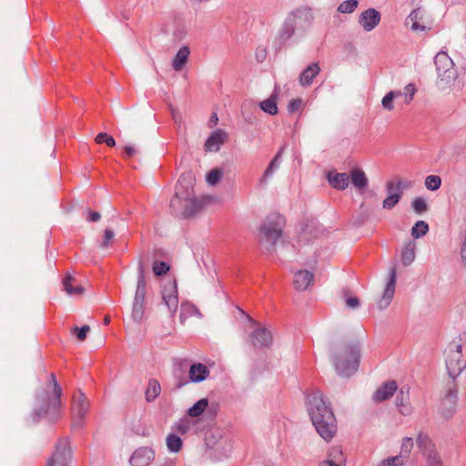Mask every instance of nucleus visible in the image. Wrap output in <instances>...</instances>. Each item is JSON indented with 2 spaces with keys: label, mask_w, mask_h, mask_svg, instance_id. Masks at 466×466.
I'll use <instances>...</instances> for the list:
<instances>
[{
  "label": "nucleus",
  "mask_w": 466,
  "mask_h": 466,
  "mask_svg": "<svg viewBox=\"0 0 466 466\" xmlns=\"http://www.w3.org/2000/svg\"><path fill=\"white\" fill-rule=\"evenodd\" d=\"M307 409L318 433L325 440H331L337 431V420L320 390L307 395Z\"/></svg>",
  "instance_id": "nucleus-1"
},
{
  "label": "nucleus",
  "mask_w": 466,
  "mask_h": 466,
  "mask_svg": "<svg viewBox=\"0 0 466 466\" xmlns=\"http://www.w3.org/2000/svg\"><path fill=\"white\" fill-rule=\"evenodd\" d=\"M332 363L340 377L349 378L354 374L360 365V346L357 340L331 348Z\"/></svg>",
  "instance_id": "nucleus-2"
},
{
  "label": "nucleus",
  "mask_w": 466,
  "mask_h": 466,
  "mask_svg": "<svg viewBox=\"0 0 466 466\" xmlns=\"http://www.w3.org/2000/svg\"><path fill=\"white\" fill-rule=\"evenodd\" d=\"M61 396L51 393L47 389H42L35 395V405L32 411V420L37 422L47 420L54 422L59 418Z\"/></svg>",
  "instance_id": "nucleus-3"
},
{
  "label": "nucleus",
  "mask_w": 466,
  "mask_h": 466,
  "mask_svg": "<svg viewBox=\"0 0 466 466\" xmlns=\"http://www.w3.org/2000/svg\"><path fill=\"white\" fill-rule=\"evenodd\" d=\"M434 64L437 71V85L440 89H446L457 78V70L454 66L452 59L447 53L439 52L434 57Z\"/></svg>",
  "instance_id": "nucleus-4"
},
{
  "label": "nucleus",
  "mask_w": 466,
  "mask_h": 466,
  "mask_svg": "<svg viewBox=\"0 0 466 466\" xmlns=\"http://www.w3.org/2000/svg\"><path fill=\"white\" fill-rule=\"evenodd\" d=\"M284 226V217L278 213L270 214L259 228L262 239L270 246H274L276 240L281 236Z\"/></svg>",
  "instance_id": "nucleus-5"
},
{
  "label": "nucleus",
  "mask_w": 466,
  "mask_h": 466,
  "mask_svg": "<svg viewBox=\"0 0 466 466\" xmlns=\"http://www.w3.org/2000/svg\"><path fill=\"white\" fill-rule=\"evenodd\" d=\"M312 15L308 8H298L289 13L285 18L294 35L302 36L312 23Z\"/></svg>",
  "instance_id": "nucleus-6"
},
{
  "label": "nucleus",
  "mask_w": 466,
  "mask_h": 466,
  "mask_svg": "<svg viewBox=\"0 0 466 466\" xmlns=\"http://www.w3.org/2000/svg\"><path fill=\"white\" fill-rule=\"evenodd\" d=\"M466 367V360L462 354V346L450 345L446 350V368L451 378H457Z\"/></svg>",
  "instance_id": "nucleus-7"
},
{
  "label": "nucleus",
  "mask_w": 466,
  "mask_h": 466,
  "mask_svg": "<svg viewBox=\"0 0 466 466\" xmlns=\"http://www.w3.org/2000/svg\"><path fill=\"white\" fill-rule=\"evenodd\" d=\"M190 195V179L185 175L181 176L176 186V192L170 200V208L177 217L182 218L183 206Z\"/></svg>",
  "instance_id": "nucleus-8"
},
{
  "label": "nucleus",
  "mask_w": 466,
  "mask_h": 466,
  "mask_svg": "<svg viewBox=\"0 0 466 466\" xmlns=\"http://www.w3.org/2000/svg\"><path fill=\"white\" fill-rule=\"evenodd\" d=\"M89 410V400L86 395L78 390L73 397L72 417L74 429L81 428L84 425V420Z\"/></svg>",
  "instance_id": "nucleus-9"
},
{
  "label": "nucleus",
  "mask_w": 466,
  "mask_h": 466,
  "mask_svg": "<svg viewBox=\"0 0 466 466\" xmlns=\"http://www.w3.org/2000/svg\"><path fill=\"white\" fill-rule=\"evenodd\" d=\"M71 459V450L67 438L60 439L52 456L48 459L46 466H68Z\"/></svg>",
  "instance_id": "nucleus-10"
},
{
  "label": "nucleus",
  "mask_w": 466,
  "mask_h": 466,
  "mask_svg": "<svg viewBox=\"0 0 466 466\" xmlns=\"http://www.w3.org/2000/svg\"><path fill=\"white\" fill-rule=\"evenodd\" d=\"M162 300L168 309L171 315H174L178 306L177 288L175 279L168 281L162 290Z\"/></svg>",
  "instance_id": "nucleus-11"
},
{
  "label": "nucleus",
  "mask_w": 466,
  "mask_h": 466,
  "mask_svg": "<svg viewBox=\"0 0 466 466\" xmlns=\"http://www.w3.org/2000/svg\"><path fill=\"white\" fill-rule=\"evenodd\" d=\"M155 459V451L149 447L137 449L130 457L129 462L132 466H149Z\"/></svg>",
  "instance_id": "nucleus-12"
},
{
  "label": "nucleus",
  "mask_w": 466,
  "mask_h": 466,
  "mask_svg": "<svg viewBox=\"0 0 466 466\" xmlns=\"http://www.w3.org/2000/svg\"><path fill=\"white\" fill-rule=\"evenodd\" d=\"M396 279H397L396 268H392L390 270V278H389L388 283L385 287L384 292H383L381 298L378 301V308L380 310L388 308V306L390 305V303L394 296L395 288H396Z\"/></svg>",
  "instance_id": "nucleus-13"
},
{
  "label": "nucleus",
  "mask_w": 466,
  "mask_h": 466,
  "mask_svg": "<svg viewBox=\"0 0 466 466\" xmlns=\"http://www.w3.org/2000/svg\"><path fill=\"white\" fill-rule=\"evenodd\" d=\"M380 18L379 11L375 8H369L360 15L359 23L365 31L370 32L380 24Z\"/></svg>",
  "instance_id": "nucleus-14"
},
{
  "label": "nucleus",
  "mask_w": 466,
  "mask_h": 466,
  "mask_svg": "<svg viewBox=\"0 0 466 466\" xmlns=\"http://www.w3.org/2000/svg\"><path fill=\"white\" fill-rule=\"evenodd\" d=\"M204 204V199H198L195 197L193 185L190 182V195L189 198H187V200L185 201V204L183 206L184 208L182 212V218H187L194 216L202 208Z\"/></svg>",
  "instance_id": "nucleus-15"
},
{
  "label": "nucleus",
  "mask_w": 466,
  "mask_h": 466,
  "mask_svg": "<svg viewBox=\"0 0 466 466\" xmlns=\"http://www.w3.org/2000/svg\"><path fill=\"white\" fill-rule=\"evenodd\" d=\"M249 340L255 348H268L272 343V334L265 328H258L249 335Z\"/></svg>",
  "instance_id": "nucleus-16"
},
{
  "label": "nucleus",
  "mask_w": 466,
  "mask_h": 466,
  "mask_svg": "<svg viewBox=\"0 0 466 466\" xmlns=\"http://www.w3.org/2000/svg\"><path fill=\"white\" fill-rule=\"evenodd\" d=\"M458 400V390L455 386L447 390L445 396L441 400V411L445 417H451L456 407Z\"/></svg>",
  "instance_id": "nucleus-17"
},
{
  "label": "nucleus",
  "mask_w": 466,
  "mask_h": 466,
  "mask_svg": "<svg viewBox=\"0 0 466 466\" xmlns=\"http://www.w3.org/2000/svg\"><path fill=\"white\" fill-rule=\"evenodd\" d=\"M228 137L226 131L222 129H217L211 133L205 142L204 148L208 152H217L220 149V147L225 143Z\"/></svg>",
  "instance_id": "nucleus-18"
},
{
  "label": "nucleus",
  "mask_w": 466,
  "mask_h": 466,
  "mask_svg": "<svg viewBox=\"0 0 466 466\" xmlns=\"http://www.w3.org/2000/svg\"><path fill=\"white\" fill-rule=\"evenodd\" d=\"M388 197L382 201V207L385 209H392L400 200L401 192L395 191V181L390 180L386 184Z\"/></svg>",
  "instance_id": "nucleus-19"
},
{
  "label": "nucleus",
  "mask_w": 466,
  "mask_h": 466,
  "mask_svg": "<svg viewBox=\"0 0 466 466\" xmlns=\"http://www.w3.org/2000/svg\"><path fill=\"white\" fill-rule=\"evenodd\" d=\"M314 274L309 270H298L294 274L293 286L295 289L302 291L313 282Z\"/></svg>",
  "instance_id": "nucleus-20"
},
{
  "label": "nucleus",
  "mask_w": 466,
  "mask_h": 466,
  "mask_svg": "<svg viewBox=\"0 0 466 466\" xmlns=\"http://www.w3.org/2000/svg\"><path fill=\"white\" fill-rule=\"evenodd\" d=\"M406 24L415 32H424L430 29L423 22V12L418 8L414 9L406 19Z\"/></svg>",
  "instance_id": "nucleus-21"
},
{
  "label": "nucleus",
  "mask_w": 466,
  "mask_h": 466,
  "mask_svg": "<svg viewBox=\"0 0 466 466\" xmlns=\"http://www.w3.org/2000/svg\"><path fill=\"white\" fill-rule=\"evenodd\" d=\"M146 288L145 269L143 262L140 260L137 268V282L134 300L146 302Z\"/></svg>",
  "instance_id": "nucleus-22"
},
{
  "label": "nucleus",
  "mask_w": 466,
  "mask_h": 466,
  "mask_svg": "<svg viewBox=\"0 0 466 466\" xmlns=\"http://www.w3.org/2000/svg\"><path fill=\"white\" fill-rule=\"evenodd\" d=\"M284 148L281 147L276 156L271 159L268 166L265 169L262 177L259 178L258 183L261 186H264L268 183V180L273 176V174L278 170L280 167L281 162V155Z\"/></svg>",
  "instance_id": "nucleus-23"
},
{
  "label": "nucleus",
  "mask_w": 466,
  "mask_h": 466,
  "mask_svg": "<svg viewBox=\"0 0 466 466\" xmlns=\"http://www.w3.org/2000/svg\"><path fill=\"white\" fill-rule=\"evenodd\" d=\"M209 370L202 363H194L190 366L188 378L190 382L198 383L205 380L209 376Z\"/></svg>",
  "instance_id": "nucleus-24"
},
{
  "label": "nucleus",
  "mask_w": 466,
  "mask_h": 466,
  "mask_svg": "<svg viewBox=\"0 0 466 466\" xmlns=\"http://www.w3.org/2000/svg\"><path fill=\"white\" fill-rule=\"evenodd\" d=\"M320 67L318 63L308 66L299 75V82L301 86H309L313 79L319 74Z\"/></svg>",
  "instance_id": "nucleus-25"
},
{
  "label": "nucleus",
  "mask_w": 466,
  "mask_h": 466,
  "mask_svg": "<svg viewBox=\"0 0 466 466\" xmlns=\"http://www.w3.org/2000/svg\"><path fill=\"white\" fill-rule=\"evenodd\" d=\"M397 390V384L395 381H387L380 388H379L374 395L373 400L376 402H381L390 398Z\"/></svg>",
  "instance_id": "nucleus-26"
},
{
  "label": "nucleus",
  "mask_w": 466,
  "mask_h": 466,
  "mask_svg": "<svg viewBox=\"0 0 466 466\" xmlns=\"http://www.w3.org/2000/svg\"><path fill=\"white\" fill-rule=\"evenodd\" d=\"M327 179L332 187L344 190L349 186L350 177L346 173L329 172Z\"/></svg>",
  "instance_id": "nucleus-27"
},
{
  "label": "nucleus",
  "mask_w": 466,
  "mask_h": 466,
  "mask_svg": "<svg viewBox=\"0 0 466 466\" xmlns=\"http://www.w3.org/2000/svg\"><path fill=\"white\" fill-rule=\"evenodd\" d=\"M416 242L409 240L406 242L401 249L400 259L401 263L407 267L410 266L415 259Z\"/></svg>",
  "instance_id": "nucleus-28"
},
{
  "label": "nucleus",
  "mask_w": 466,
  "mask_h": 466,
  "mask_svg": "<svg viewBox=\"0 0 466 466\" xmlns=\"http://www.w3.org/2000/svg\"><path fill=\"white\" fill-rule=\"evenodd\" d=\"M190 51L187 46H182L177 51L172 61V67L175 71H180L188 60Z\"/></svg>",
  "instance_id": "nucleus-29"
},
{
  "label": "nucleus",
  "mask_w": 466,
  "mask_h": 466,
  "mask_svg": "<svg viewBox=\"0 0 466 466\" xmlns=\"http://www.w3.org/2000/svg\"><path fill=\"white\" fill-rule=\"evenodd\" d=\"M76 279L71 274H66L63 280L64 289L68 295H82L85 292V288L82 285L74 286L73 283Z\"/></svg>",
  "instance_id": "nucleus-30"
},
{
  "label": "nucleus",
  "mask_w": 466,
  "mask_h": 466,
  "mask_svg": "<svg viewBox=\"0 0 466 466\" xmlns=\"http://www.w3.org/2000/svg\"><path fill=\"white\" fill-rule=\"evenodd\" d=\"M350 179L352 185L358 189H363L368 185V178L364 171L360 168H353L350 171Z\"/></svg>",
  "instance_id": "nucleus-31"
},
{
  "label": "nucleus",
  "mask_w": 466,
  "mask_h": 466,
  "mask_svg": "<svg viewBox=\"0 0 466 466\" xmlns=\"http://www.w3.org/2000/svg\"><path fill=\"white\" fill-rule=\"evenodd\" d=\"M160 392L161 386L159 382L156 379L149 380L145 392L147 401H154L159 396Z\"/></svg>",
  "instance_id": "nucleus-32"
},
{
  "label": "nucleus",
  "mask_w": 466,
  "mask_h": 466,
  "mask_svg": "<svg viewBox=\"0 0 466 466\" xmlns=\"http://www.w3.org/2000/svg\"><path fill=\"white\" fill-rule=\"evenodd\" d=\"M294 36L292 30L289 23L286 19L283 21L282 25L279 28L278 35L276 36V41L280 45H284L288 40L291 39Z\"/></svg>",
  "instance_id": "nucleus-33"
},
{
  "label": "nucleus",
  "mask_w": 466,
  "mask_h": 466,
  "mask_svg": "<svg viewBox=\"0 0 466 466\" xmlns=\"http://www.w3.org/2000/svg\"><path fill=\"white\" fill-rule=\"evenodd\" d=\"M344 462L342 451L334 449L329 453V459L321 461L319 466H341Z\"/></svg>",
  "instance_id": "nucleus-34"
},
{
  "label": "nucleus",
  "mask_w": 466,
  "mask_h": 466,
  "mask_svg": "<svg viewBox=\"0 0 466 466\" xmlns=\"http://www.w3.org/2000/svg\"><path fill=\"white\" fill-rule=\"evenodd\" d=\"M259 107L265 113L274 116L278 113L277 92L275 91L268 99L260 102Z\"/></svg>",
  "instance_id": "nucleus-35"
},
{
  "label": "nucleus",
  "mask_w": 466,
  "mask_h": 466,
  "mask_svg": "<svg viewBox=\"0 0 466 466\" xmlns=\"http://www.w3.org/2000/svg\"><path fill=\"white\" fill-rule=\"evenodd\" d=\"M408 390H405L404 387H402L396 398V404L399 407L400 413L403 415L410 414V407L405 404V400L408 399Z\"/></svg>",
  "instance_id": "nucleus-36"
},
{
  "label": "nucleus",
  "mask_w": 466,
  "mask_h": 466,
  "mask_svg": "<svg viewBox=\"0 0 466 466\" xmlns=\"http://www.w3.org/2000/svg\"><path fill=\"white\" fill-rule=\"evenodd\" d=\"M208 405V399L204 398L197 401L192 407H190L187 410V414L192 417L196 418L200 416L205 410L207 409Z\"/></svg>",
  "instance_id": "nucleus-37"
},
{
  "label": "nucleus",
  "mask_w": 466,
  "mask_h": 466,
  "mask_svg": "<svg viewBox=\"0 0 466 466\" xmlns=\"http://www.w3.org/2000/svg\"><path fill=\"white\" fill-rule=\"evenodd\" d=\"M416 443L418 445V447L423 451V452H427V454L430 452V451H433L431 450V439L429 438V436L425 433H422V432H420L417 436V439H416Z\"/></svg>",
  "instance_id": "nucleus-38"
},
{
  "label": "nucleus",
  "mask_w": 466,
  "mask_h": 466,
  "mask_svg": "<svg viewBox=\"0 0 466 466\" xmlns=\"http://www.w3.org/2000/svg\"><path fill=\"white\" fill-rule=\"evenodd\" d=\"M429 231V225L423 221H417L411 228V236L414 238H419L425 236Z\"/></svg>",
  "instance_id": "nucleus-39"
},
{
  "label": "nucleus",
  "mask_w": 466,
  "mask_h": 466,
  "mask_svg": "<svg viewBox=\"0 0 466 466\" xmlns=\"http://www.w3.org/2000/svg\"><path fill=\"white\" fill-rule=\"evenodd\" d=\"M145 312V302L143 301H133V307H132V319L136 322H140L144 317Z\"/></svg>",
  "instance_id": "nucleus-40"
},
{
  "label": "nucleus",
  "mask_w": 466,
  "mask_h": 466,
  "mask_svg": "<svg viewBox=\"0 0 466 466\" xmlns=\"http://www.w3.org/2000/svg\"><path fill=\"white\" fill-rule=\"evenodd\" d=\"M167 446L171 452H178L182 447V440L172 433L167 437Z\"/></svg>",
  "instance_id": "nucleus-41"
},
{
  "label": "nucleus",
  "mask_w": 466,
  "mask_h": 466,
  "mask_svg": "<svg viewBox=\"0 0 466 466\" xmlns=\"http://www.w3.org/2000/svg\"><path fill=\"white\" fill-rule=\"evenodd\" d=\"M180 309H181V313H180L181 319H187V318L194 316V315L200 316L198 309L191 303L183 302L181 304Z\"/></svg>",
  "instance_id": "nucleus-42"
},
{
  "label": "nucleus",
  "mask_w": 466,
  "mask_h": 466,
  "mask_svg": "<svg viewBox=\"0 0 466 466\" xmlns=\"http://www.w3.org/2000/svg\"><path fill=\"white\" fill-rule=\"evenodd\" d=\"M411 208L415 213L421 215L428 211L429 205L423 198L418 197L412 200Z\"/></svg>",
  "instance_id": "nucleus-43"
},
{
  "label": "nucleus",
  "mask_w": 466,
  "mask_h": 466,
  "mask_svg": "<svg viewBox=\"0 0 466 466\" xmlns=\"http://www.w3.org/2000/svg\"><path fill=\"white\" fill-rule=\"evenodd\" d=\"M441 178L436 175H430L425 178V187L427 189L434 191L440 188Z\"/></svg>",
  "instance_id": "nucleus-44"
},
{
  "label": "nucleus",
  "mask_w": 466,
  "mask_h": 466,
  "mask_svg": "<svg viewBox=\"0 0 466 466\" xmlns=\"http://www.w3.org/2000/svg\"><path fill=\"white\" fill-rule=\"evenodd\" d=\"M358 4V0H346L339 5L338 11L342 14H350L357 8Z\"/></svg>",
  "instance_id": "nucleus-45"
},
{
  "label": "nucleus",
  "mask_w": 466,
  "mask_h": 466,
  "mask_svg": "<svg viewBox=\"0 0 466 466\" xmlns=\"http://www.w3.org/2000/svg\"><path fill=\"white\" fill-rule=\"evenodd\" d=\"M223 173L219 168H213L207 175V182L211 186H215L221 179Z\"/></svg>",
  "instance_id": "nucleus-46"
},
{
  "label": "nucleus",
  "mask_w": 466,
  "mask_h": 466,
  "mask_svg": "<svg viewBox=\"0 0 466 466\" xmlns=\"http://www.w3.org/2000/svg\"><path fill=\"white\" fill-rule=\"evenodd\" d=\"M95 141L96 144H102L105 143L107 147H113L116 146V141L113 137L107 135L105 132L99 133L96 138Z\"/></svg>",
  "instance_id": "nucleus-47"
},
{
  "label": "nucleus",
  "mask_w": 466,
  "mask_h": 466,
  "mask_svg": "<svg viewBox=\"0 0 466 466\" xmlns=\"http://www.w3.org/2000/svg\"><path fill=\"white\" fill-rule=\"evenodd\" d=\"M413 447V440L410 437H406L402 440L401 450L400 457H408Z\"/></svg>",
  "instance_id": "nucleus-48"
},
{
  "label": "nucleus",
  "mask_w": 466,
  "mask_h": 466,
  "mask_svg": "<svg viewBox=\"0 0 466 466\" xmlns=\"http://www.w3.org/2000/svg\"><path fill=\"white\" fill-rule=\"evenodd\" d=\"M153 272L156 276H162L169 270V265L164 261H155L153 264Z\"/></svg>",
  "instance_id": "nucleus-49"
},
{
  "label": "nucleus",
  "mask_w": 466,
  "mask_h": 466,
  "mask_svg": "<svg viewBox=\"0 0 466 466\" xmlns=\"http://www.w3.org/2000/svg\"><path fill=\"white\" fill-rule=\"evenodd\" d=\"M46 389L50 390L51 393L58 394L59 396L62 395V389L59 386L56 375L54 373L50 374V381Z\"/></svg>",
  "instance_id": "nucleus-50"
},
{
  "label": "nucleus",
  "mask_w": 466,
  "mask_h": 466,
  "mask_svg": "<svg viewBox=\"0 0 466 466\" xmlns=\"http://www.w3.org/2000/svg\"><path fill=\"white\" fill-rule=\"evenodd\" d=\"M416 91H417V88H416L415 85H413V84H408L405 86L403 95L405 96L404 103L406 105H409L411 102Z\"/></svg>",
  "instance_id": "nucleus-51"
},
{
  "label": "nucleus",
  "mask_w": 466,
  "mask_h": 466,
  "mask_svg": "<svg viewBox=\"0 0 466 466\" xmlns=\"http://www.w3.org/2000/svg\"><path fill=\"white\" fill-rule=\"evenodd\" d=\"M394 95L395 94H393V91H390L389 93H387L384 96V97L381 100V105L384 109H386L388 111L393 110V108H394V106H393Z\"/></svg>",
  "instance_id": "nucleus-52"
},
{
  "label": "nucleus",
  "mask_w": 466,
  "mask_h": 466,
  "mask_svg": "<svg viewBox=\"0 0 466 466\" xmlns=\"http://www.w3.org/2000/svg\"><path fill=\"white\" fill-rule=\"evenodd\" d=\"M350 290H343V295L346 298V306L349 309H355L360 306V299L357 297H348Z\"/></svg>",
  "instance_id": "nucleus-53"
},
{
  "label": "nucleus",
  "mask_w": 466,
  "mask_h": 466,
  "mask_svg": "<svg viewBox=\"0 0 466 466\" xmlns=\"http://www.w3.org/2000/svg\"><path fill=\"white\" fill-rule=\"evenodd\" d=\"M426 456L429 466H443L441 457L436 451H430Z\"/></svg>",
  "instance_id": "nucleus-54"
},
{
  "label": "nucleus",
  "mask_w": 466,
  "mask_h": 466,
  "mask_svg": "<svg viewBox=\"0 0 466 466\" xmlns=\"http://www.w3.org/2000/svg\"><path fill=\"white\" fill-rule=\"evenodd\" d=\"M412 186H413V183L411 181L399 178L395 182V191L401 192V195H402L403 191L405 189H409V188L412 187Z\"/></svg>",
  "instance_id": "nucleus-55"
},
{
  "label": "nucleus",
  "mask_w": 466,
  "mask_h": 466,
  "mask_svg": "<svg viewBox=\"0 0 466 466\" xmlns=\"http://www.w3.org/2000/svg\"><path fill=\"white\" fill-rule=\"evenodd\" d=\"M115 233L111 228H106L104 231L103 240L100 247L106 248L108 247L109 242L114 238Z\"/></svg>",
  "instance_id": "nucleus-56"
},
{
  "label": "nucleus",
  "mask_w": 466,
  "mask_h": 466,
  "mask_svg": "<svg viewBox=\"0 0 466 466\" xmlns=\"http://www.w3.org/2000/svg\"><path fill=\"white\" fill-rule=\"evenodd\" d=\"M90 328L87 325H84L81 328L76 327L74 329V333L79 340H84L86 338V334L89 331Z\"/></svg>",
  "instance_id": "nucleus-57"
},
{
  "label": "nucleus",
  "mask_w": 466,
  "mask_h": 466,
  "mask_svg": "<svg viewBox=\"0 0 466 466\" xmlns=\"http://www.w3.org/2000/svg\"><path fill=\"white\" fill-rule=\"evenodd\" d=\"M174 429L181 434H186L190 429V423L187 420H179L175 424Z\"/></svg>",
  "instance_id": "nucleus-58"
},
{
  "label": "nucleus",
  "mask_w": 466,
  "mask_h": 466,
  "mask_svg": "<svg viewBox=\"0 0 466 466\" xmlns=\"http://www.w3.org/2000/svg\"><path fill=\"white\" fill-rule=\"evenodd\" d=\"M302 105V100L298 98V99H292L289 105H288V110L289 113H295L296 111H298L300 106Z\"/></svg>",
  "instance_id": "nucleus-59"
},
{
  "label": "nucleus",
  "mask_w": 466,
  "mask_h": 466,
  "mask_svg": "<svg viewBox=\"0 0 466 466\" xmlns=\"http://www.w3.org/2000/svg\"><path fill=\"white\" fill-rule=\"evenodd\" d=\"M400 458V456L389 457L383 461V463L386 466H396L399 464Z\"/></svg>",
  "instance_id": "nucleus-60"
},
{
  "label": "nucleus",
  "mask_w": 466,
  "mask_h": 466,
  "mask_svg": "<svg viewBox=\"0 0 466 466\" xmlns=\"http://www.w3.org/2000/svg\"><path fill=\"white\" fill-rule=\"evenodd\" d=\"M189 378L187 379L186 377H179L177 379L176 381V389H181L183 386L187 385L189 382Z\"/></svg>",
  "instance_id": "nucleus-61"
},
{
  "label": "nucleus",
  "mask_w": 466,
  "mask_h": 466,
  "mask_svg": "<svg viewBox=\"0 0 466 466\" xmlns=\"http://www.w3.org/2000/svg\"><path fill=\"white\" fill-rule=\"evenodd\" d=\"M100 218H101V216L98 212L91 211V210L88 211V217H87L88 221L96 222L100 219Z\"/></svg>",
  "instance_id": "nucleus-62"
},
{
  "label": "nucleus",
  "mask_w": 466,
  "mask_h": 466,
  "mask_svg": "<svg viewBox=\"0 0 466 466\" xmlns=\"http://www.w3.org/2000/svg\"><path fill=\"white\" fill-rule=\"evenodd\" d=\"M124 149H125V153H124L125 157L129 158V157H132L136 154V149L132 146H126Z\"/></svg>",
  "instance_id": "nucleus-63"
},
{
  "label": "nucleus",
  "mask_w": 466,
  "mask_h": 466,
  "mask_svg": "<svg viewBox=\"0 0 466 466\" xmlns=\"http://www.w3.org/2000/svg\"><path fill=\"white\" fill-rule=\"evenodd\" d=\"M185 35H186V31L184 30V28H179L174 32V36L176 37V39L177 41L183 39Z\"/></svg>",
  "instance_id": "nucleus-64"
}]
</instances>
